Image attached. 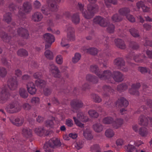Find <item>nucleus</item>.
Returning a JSON list of instances; mask_svg holds the SVG:
<instances>
[{
  "mask_svg": "<svg viewBox=\"0 0 152 152\" xmlns=\"http://www.w3.org/2000/svg\"><path fill=\"white\" fill-rule=\"evenodd\" d=\"M129 10L127 9V10H124V14H122L123 15H125L126 16V18L128 19L130 21L133 22H135V18L132 15H130V14H127V13L129 12Z\"/></svg>",
  "mask_w": 152,
  "mask_h": 152,
  "instance_id": "bb28decb",
  "label": "nucleus"
},
{
  "mask_svg": "<svg viewBox=\"0 0 152 152\" xmlns=\"http://www.w3.org/2000/svg\"><path fill=\"white\" fill-rule=\"evenodd\" d=\"M71 106L72 110L75 112L74 110L77 108L82 107L83 104L82 101L78 100H75L72 101L71 103Z\"/></svg>",
  "mask_w": 152,
  "mask_h": 152,
  "instance_id": "ddd939ff",
  "label": "nucleus"
},
{
  "mask_svg": "<svg viewBox=\"0 0 152 152\" xmlns=\"http://www.w3.org/2000/svg\"><path fill=\"white\" fill-rule=\"evenodd\" d=\"M10 121L14 124L17 126L21 125L24 122V120L23 118L21 119L19 118H16L15 119V121H12L11 119H10Z\"/></svg>",
  "mask_w": 152,
  "mask_h": 152,
  "instance_id": "c85d7f7f",
  "label": "nucleus"
},
{
  "mask_svg": "<svg viewBox=\"0 0 152 152\" xmlns=\"http://www.w3.org/2000/svg\"><path fill=\"white\" fill-rule=\"evenodd\" d=\"M11 14L10 13H7L4 16V19L7 22L9 23L11 21Z\"/></svg>",
  "mask_w": 152,
  "mask_h": 152,
  "instance_id": "c03bdc74",
  "label": "nucleus"
},
{
  "mask_svg": "<svg viewBox=\"0 0 152 152\" xmlns=\"http://www.w3.org/2000/svg\"><path fill=\"white\" fill-rule=\"evenodd\" d=\"M7 72L6 69L3 67H0V77H3L7 75Z\"/></svg>",
  "mask_w": 152,
  "mask_h": 152,
  "instance_id": "ea45409f",
  "label": "nucleus"
},
{
  "mask_svg": "<svg viewBox=\"0 0 152 152\" xmlns=\"http://www.w3.org/2000/svg\"><path fill=\"white\" fill-rule=\"evenodd\" d=\"M45 55L48 58L52 59L53 58L52 52L50 50H46L45 53Z\"/></svg>",
  "mask_w": 152,
  "mask_h": 152,
  "instance_id": "e433bc0d",
  "label": "nucleus"
},
{
  "mask_svg": "<svg viewBox=\"0 0 152 152\" xmlns=\"http://www.w3.org/2000/svg\"><path fill=\"white\" fill-rule=\"evenodd\" d=\"M31 103L33 105H37L40 103V99L39 97H35L32 98L31 100Z\"/></svg>",
  "mask_w": 152,
  "mask_h": 152,
  "instance_id": "72a5a7b5",
  "label": "nucleus"
},
{
  "mask_svg": "<svg viewBox=\"0 0 152 152\" xmlns=\"http://www.w3.org/2000/svg\"><path fill=\"white\" fill-rule=\"evenodd\" d=\"M18 55L20 56H26L28 55L27 52L25 50L21 49L19 50L17 52Z\"/></svg>",
  "mask_w": 152,
  "mask_h": 152,
  "instance_id": "79ce46f5",
  "label": "nucleus"
},
{
  "mask_svg": "<svg viewBox=\"0 0 152 152\" xmlns=\"http://www.w3.org/2000/svg\"><path fill=\"white\" fill-rule=\"evenodd\" d=\"M77 137V134H65L63 135L64 139L66 140H69L70 138L75 139Z\"/></svg>",
  "mask_w": 152,
  "mask_h": 152,
  "instance_id": "c756f323",
  "label": "nucleus"
},
{
  "mask_svg": "<svg viewBox=\"0 0 152 152\" xmlns=\"http://www.w3.org/2000/svg\"><path fill=\"white\" fill-rule=\"evenodd\" d=\"M6 92L5 88H0V103H4L8 99V95Z\"/></svg>",
  "mask_w": 152,
  "mask_h": 152,
  "instance_id": "9b49d317",
  "label": "nucleus"
},
{
  "mask_svg": "<svg viewBox=\"0 0 152 152\" xmlns=\"http://www.w3.org/2000/svg\"><path fill=\"white\" fill-rule=\"evenodd\" d=\"M140 86V84L139 83L133 84L132 88L129 90L130 93L133 95H138V92L136 89L139 88Z\"/></svg>",
  "mask_w": 152,
  "mask_h": 152,
  "instance_id": "aec40b11",
  "label": "nucleus"
},
{
  "mask_svg": "<svg viewBox=\"0 0 152 152\" xmlns=\"http://www.w3.org/2000/svg\"><path fill=\"white\" fill-rule=\"evenodd\" d=\"M7 111L10 113H12L18 112L20 110V107H17L15 104H10L6 108Z\"/></svg>",
  "mask_w": 152,
  "mask_h": 152,
  "instance_id": "dca6fc26",
  "label": "nucleus"
},
{
  "mask_svg": "<svg viewBox=\"0 0 152 152\" xmlns=\"http://www.w3.org/2000/svg\"><path fill=\"white\" fill-rule=\"evenodd\" d=\"M75 144V147L77 150L81 148L83 146L82 142H77Z\"/></svg>",
  "mask_w": 152,
  "mask_h": 152,
  "instance_id": "5fc2aeb1",
  "label": "nucleus"
},
{
  "mask_svg": "<svg viewBox=\"0 0 152 152\" xmlns=\"http://www.w3.org/2000/svg\"><path fill=\"white\" fill-rule=\"evenodd\" d=\"M73 119L76 125L81 128L84 127V124L80 122H85L88 120V118L86 115L82 112H80L77 114V117H73Z\"/></svg>",
  "mask_w": 152,
  "mask_h": 152,
  "instance_id": "20e7f679",
  "label": "nucleus"
},
{
  "mask_svg": "<svg viewBox=\"0 0 152 152\" xmlns=\"http://www.w3.org/2000/svg\"><path fill=\"white\" fill-rule=\"evenodd\" d=\"M68 41L65 37L63 38L60 43L61 46L62 47H65L66 48H69L70 45L68 43Z\"/></svg>",
  "mask_w": 152,
  "mask_h": 152,
  "instance_id": "7c9ffc66",
  "label": "nucleus"
},
{
  "mask_svg": "<svg viewBox=\"0 0 152 152\" xmlns=\"http://www.w3.org/2000/svg\"><path fill=\"white\" fill-rule=\"evenodd\" d=\"M130 32L131 35L134 37H138L139 36L138 31L134 28L130 29Z\"/></svg>",
  "mask_w": 152,
  "mask_h": 152,
  "instance_id": "a19ab883",
  "label": "nucleus"
},
{
  "mask_svg": "<svg viewBox=\"0 0 152 152\" xmlns=\"http://www.w3.org/2000/svg\"><path fill=\"white\" fill-rule=\"evenodd\" d=\"M132 129L136 132L140 133H145L148 132L147 129L144 127H142L139 129L138 128V126L137 124H134L132 126Z\"/></svg>",
  "mask_w": 152,
  "mask_h": 152,
  "instance_id": "a211bd4d",
  "label": "nucleus"
},
{
  "mask_svg": "<svg viewBox=\"0 0 152 152\" xmlns=\"http://www.w3.org/2000/svg\"><path fill=\"white\" fill-rule=\"evenodd\" d=\"M41 11L45 15H48L50 13V11L47 8V6L44 5L42 6Z\"/></svg>",
  "mask_w": 152,
  "mask_h": 152,
  "instance_id": "37998d69",
  "label": "nucleus"
},
{
  "mask_svg": "<svg viewBox=\"0 0 152 152\" xmlns=\"http://www.w3.org/2000/svg\"><path fill=\"white\" fill-rule=\"evenodd\" d=\"M45 125L47 127L53 128L54 126V123L52 121L48 120L46 121Z\"/></svg>",
  "mask_w": 152,
  "mask_h": 152,
  "instance_id": "603ef678",
  "label": "nucleus"
},
{
  "mask_svg": "<svg viewBox=\"0 0 152 152\" xmlns=\"http://www.w3.org/2000/svg\"><path fill=\"white\" fill-rule=\"evenodd\" d=\"M35 78H38L35 81V83L37 86L39 87H43L46 84V82L43 80L39 79L42 76V74L40 72H37L35 73L33 76Z\"/></svg>",
  "mask_w": 152,
  "mask_h": 152,
  "instance_id": "0eeeda50",
  "label": "nucleus"
},
{
  "mask_svg": "<svg viewBox=\"0 0 152 152\" xmlns=\"http://www.w3.org/2000/svg\"><path fill=\"white\" fill-rule=\"evenodd\" d=\"M67 37L68 40L73 41L75 40L74 30L72 28H69L67 30Z\"/></svg>",
  "mask_w": 152,
  "mask_h": 152,
  "instance_id": "6ab92c4d",
  "label": "nucleus"
},
{
  "mask_svg": "<svg viewBox=\"0 0 152 152\" xmlns=\"http://www.w3.org/2000/svg\"><path fill=\"white\" fill-rule=\"evenodd\" d=\"M78 4L80 10H82V13L83 16L86 19H89L91 18L93 14L98 11V7L97 6H92L91 4H89L88 6L87 10L84 11V9H82L83 6L80 3H78Z\"/></svg>",
  "mask_w": 152,
  "mask_h": 152,
  "instance_id": "f03ea898",
  "label": "nucleus"
},
{
  "mask_svg": "<svg viewBox=\"0 0 152 152\" xmlns=\"http://www.w3.org/2000/svg\"><path fill=\"white\" fill-rule=\"evenodd\" d=\"M115 43L118 48L121 49H124L126 48V46L124 42L120 39H117L115 40Z\"/></svg>",
  "mask_w": 152,
  "mask_h": 152,
  "instance_id": "5701e85b",
  "label": "nucleus"
},
{
  "mask_svg": "<svg viewBox=\"0 0 152 152\" xmlns=\"http://www.w3.org/2000/svg\"><path fill=\"white\" fill-rule=\"evenodd\" d=\"M84 137L87 140H91L93 138V136L91 134H83Z\"/></svg>",
  "mask_w": 152,
  "mask_h": 152,
  "instance_id": "864d4df0",
  "label": "nucleus"
},
{
  "mask_svg": "<svg viewBox=\"0 0 152 152\" xmlns=\"http://www.w3.org/2000/svg\"><path fill=\"white\" fill-rule=\"evenodd\" d=\"M61 143L60 140L57 138H51L48 142H46L43 146V148L46 152H53V149L60 147Z\"/></svg>",
  "mask_w": 152,
  "mask_h": 152,
  "instance_id": "f257e3e1",
  "label": "nucleus"
},
{
  "mask_svg": "<svg viewBox=\"0 0 152 152\" xmlns=\"http://www.w3.org/2000/svg\"><path fill=\"white\" fill-rule=\"evenodd\" d=\"M81 58V55L78 53H76L72 58V61L74 63H76L80 60Z\"/></svg>",
  "mask_w": 152,
  "mask_h": 152,
  "instance_id": "f704fd0d",
  "label": "nucleus"
},
{
  "mask_svg": "<svg viewBox=\"0 0 152 152\" xmlns=\"http://www.w3.org/2000/svg\"><path fill=\"white\" fill-rule=\"evenodd\" d=\"M126 149V150L128 152H133L135 151L137 152V151L135 147L129 144L127 146H126L125 148Z\"/></svg>",
  "mask_w": 152,
  "mask_h": 152,
  "instance_id": "2f4dec72",
  "label": "nucleus"
},
{
  "mask_svg": "<svg viewBox=\"0 0 152 152\" xmlns=\"http://www.w3.org/2000/svg\"><path fill=\"white\" fill-rule=\"evenodd\" d=\"M19 94L21 97L24 98H26L28 96V94L26 89L23 88L20 89Z\"/></svg>",
  "mask_w": 152,
  "mask_h": 152,
  "instance_id": "cd10ccee",
  "label": "nucleus"
},
{
  "mask_svg": "<svg viewBox=\"0 0 152 152\" xmlns=\"http://www.w3.org/2000/svg\"><path fill=\"white\" fill-rule=\"evenodd\" d=\"M33 6L35 8H38L40 7L41 4L38 1L36 0L34 2Z\"/></svg>",
  "mask_w": 152,
  "mask_h": 152,
  "instance_id": "bf43d9fd",
  "label": "nucleus"
},
{
  "mask_svg": "<svg viewBox=\"0 0 152 152\" xmlns=\"http://www.w3.org/2000/svg\"><path fill=\"white\" fill-rule=\"evenodd\" d=\"M136 5L138 9L141 7L143 12H148L149 11V8L146 6L144 4L143 2L140 1L137 2Z\"/></svg>",
  "mask_w": 152,
  "mask_h": 152,
  "instance_id": "b1692460",
  "label": "nucleus"
},
{
  "mask_svg": "<svg viewBox=\"0 0 152 152\" xmlns=\"http://www.w3.org/2000/svg\"><path fill=\"white\" fill-rule=\"evenodd\" d=\"M114 63L115 65L118 67V68L122 71L126 72L128 69L124 66L125 62L123 59L121 58L116 59L114 61Z\"/></svg>",
  "mask_w": 152,
  "mask_h": 152,
  "instance_id": "9d476101",
  "label": "nucleus"
},
{
  "mask_svg": "<svg viewBox=\"0 0 152 152\" xmlns=\"http://www.w3.org/2000/svg\"><path fill=\"white\" fill-rule=\"evenodd\" d=\"M66 124L69 127H72L73 125V121L70 119H68L66 120Z\"/></svg>",
  "mask_w": 152,
  "mask_h": 152,
  "instance_id": "6e6d98bb",
  "label": "nucleus"
},
{
  "mask_svg": "<svg viewBox=\"0 0 152 152\" xmlns=\"http://www.w3.org/2000/svg\"><path fill=\"white\" fill-rule=\"evenodd\" d=\"M56 61L58 64H62L63 62V59L62 56L60 55L57 56L56 58Z\"/></svg>",
  "mask_w": 152,
  "mask_h": 152,
  "instance_id": "de8ad7c7",
  "label": "nucleus"
},
{
  "mask_svg": "<svg viewBox=\"0 0 152 152\" xmlns=\"http://www.w3.org/2000/svg\"><path fill=\"white\" fill-rule=\"evenodd\" d=\"M93 99L94 101L96 102L99 103L102 101V99L96 95L94 96Z\"/></svg>",
  "mask_w": 152,
  "mask_h": 152,
  "instance_id": "13d9d810",
  "label": "nucleus"
},
{
  "mask_svg": "<svg viewBox=\"0 0 152 152\" xmlns=\"http://www.w3.org/2000/svg\"><path fill=\"white\" fill-rule=\"evenodd\" d=\"M22 132L23 133H28L32 132V130L27 127H24L22 129Z\"/></svg>",
  "mask_w": 152,
  "mask_h": 152,
  "instance_id": "680f3d73",
  "label": "nucleus"
},
{
  "mask_svg": "<svg viewBox=\"0 0 152 152\" xmlns=\"http://www.w3.org/2000/svg\"><path fill=\"white\" fill-rule=\"evenodd\" d=\"M139 70L142 73H145L147 72V69L145 67H140Z\"/></svg>",
  "mask_w": 152,
  "mask_h": 152,
  "instance_id": "338daca9",
  "label": "nucleus"
},
{
  "mask_svg": "<svg viewBox=\"0 0 152 152\" xmlns=\"http://www.w3.org/2000/svg\"><path fill=\"white\" fill-rule=\"evenodd\" d=\"M31 9V5L29 3L26 2L23 4L22 8L19 11V14L20 15L21 13L24 14L29 12Z\"/></svg>",
  "mask_w": 152,
  "mask_h": 152,
  "instance_id": "f8f14e48",
  "label": "nucleus"
},
{
  "mask_svg": "<svg viewBox=\"0 0 152 152\" xmlns=\"http://www.w3.org/2000/svg\"><path fill=\"white\" fill-rule=\"evenodd\" d=\"M113 119L110 117H107L104 118L102 121V123L105 124H110L112 123Z\"/></svg>",
  "mask_w": 152,
  "mask_h": 152,
  "instance_id": "473e14b6",
  "label": "nucleus"
},
{
  "mask_svg": "<svg viewBox=\"0 0 152 152\" xmlns=\"http://www.w3.org/2000/svg\"><path fill=\"white\" fill-rule=\"evenodd\" d=\"M112 20L114 22H118L120 21L121 19L119 17L118 15L117 14L114 15L112 18Z\"/></svg>",
  "mask_w": 152,
  "mask_h": 152,
  "instance_id": "8fccbe9b",
  "label": "nucleus"
},
{
  "mask_svg": "<svg viewBox=\"0 0 152 152\" xmlns=\"http://www.w3.org/2000/svg\"><path fill=\"white\" fill-rule=\"evenodd\" d=\"M44 94L46 96H48L50 94L51 91L48 88H45L44 90Z\"/></svg>",
  "mask_w": 152,
  "mask_h": 152,
  "instance_id": "774afa93",
  "label": "nucleus"
},
{
  "mask_svg": "<svg viewBox=\"0 0 152 152\" xmlns=\"http://www.w3.org/2000/svg\"><path fill=\"white\" fill-rule=\"evenodd\" d=\"M37 135L41 137H45L47 139L48 137H50V134H37Z\"/></svg>",
  "mask_w": 152,
  "mask_h": 152,
  "instance_id": "4d7b16f0",
  "label": "nucleus"
},
{
  "mask_svg": "<svg viewBox=\"0 0 152 152\" xmlns=\"http://www.w3.org/2000/svg\"><path fill=\"white\" fill-rule=\"evenodd\" d=\"M116 3V0H105V3L108 7H109L111 4H115Z\"/></svg>",
  "mask_w": 152,
  "mask_h": 152,
  "instance_id": "49530a36",
  "label": "nucleus"
},
{
  "mask_svg": "<svg viewBox=\"0 0 152 152\" xmlns=\"http://www.w3.org/2000/svg\"><path fill=\"white\" fill-rule=\"evenodd\" d=\"M72 21L75 24H78L80 21V18L78 14H75L73 15L72 18Z\"/></svg>",
  "mask_w": 152,
  "mask_h": 152,
  "instance_id": "58836bf2",
  "label": "nucleus"
},
{
  "mask_svg": "<svg viewBox=\"0 0 152 152\" xmlns=\"http://www.w3.org/2000/svg\"><path fill=\"white\" fill-rule=\"evenodd\" d=\"M88 113L90 116L92 117L96 118L99 116L98 113L94 110H89Z\"/></svg>",
  "mask_w": 152,
  "mask_h": 152,
  "instance_id": "c9c22d12",
  "label": "nucleus"
},
{
  "mask_svg": "<svg viewBox=\"0 0 152 152\" xmlns=\"http://www.w3.org/2000/svg\"><path fill=\"white\" fill-rule=\"evenodd\" d=\"M49 4L50 5L52 11H55L58 8V6L55 4L54 1H51Z\"/></svg>",
  "mask_w": 152,
  "mask_h": 152,
  "instance_id": "3c124183",
  "label": "nucleus"
},
{
  "mask_svg": "<svg viewBox=\"0 0 152 152\" xmlns=\"http://www.w3.org/2000/svg\"><path fill=\"white\" fill-rule=\"evenodd\" d=\"M123 120L121 119H118L116 121V124L118 127L120 126L123 123Z\"/></svg>",
  "mask_w": 152,
  "mask_h": 152,
  "instance_id": "052dcab7",
  "label": "nucleus"
},
{
  "mask_svg": "<svg viewBox=\"0 0 152 152\" xmlns=\"http://www.w3.org/2000/svg\"><path fill=\"white\" fill-rule=\"evenodd\" d=\"M93 128L96 132H102L103 130L104 127L101 123H97L94 124L93 125Z\"/></svg>",
  "mask_w": 152,
  "mask_h": 152,
  "instance_id": "393cba45",
  "label": "nucleus"
},
{
  "mask_svg": "<svg viewBox=\"0 0 152 152\" xmlns=\"http://www.w3.org/2000/svg\"><path fill=\"white\" fill-rule=\"evenodd\" d=\"M34 132L36 133H39L45 132L43 127H39L36 128L34 130Z\"/></svg>",
  "mask_w": 152,
  "mask_h": 152,
  "instance_id": "09e8293b",
  "label": "nucleus"
},
{
  "mask_svg": "<svg viewBox=\"0 0 152 152\" xmlns=\"http://www.w3.org/2000/svg\"><path fill=\"white\" fill-rule=\"evenodd\" d=\"M117 104L120 106L123 105L125 107H126L128 105L129 103L124 98L122 97L119 99L117 102Z\"/></svg>",
  "mask_w": 152,
  "mask_h": 152,
  "instance_id": "a878e982",
  "label": "nucleus"
},
{
  "mask_svg": "<svg viewBox=\"0 0 152 152\" xmlns=\"http://www.w3.org/2000/svg\"><path fill=\"white\" fill-rule=\"evenodd\" d=\"M7 84L11 90H14L18 87V83L15 77H11L8 80Z\"/></svg>",
  "mask_w": 152,
  "mask_h": 152,
  "instance_id": "1a4fd4ad",
  "label": "nucleus"
},
{
  "mask_svg": "<svg viewBox=\"0 0 152 152\" xmlns=\"http://www.w3.org/2000/svg\"><path fill=\"white\" fill-rule=\"evenodd\" d=\"M43 37L44 40L46 42L45 45L46 48H50L52 44L55 40V38L54 36L50 33H46L45 34L43 35Z\"/></svg>",
  "mask_w": 152,
  "mask_h": 152,
  "instance_id": "39448f33",
  "label": "nucleus"
},
{
  "mask_svg": "<svg viewBox=\"0 0 152 152\" xmlns=\"http://www.w3.org/2000/svg\"><path fill=\"white\" fill-rule=\"evenodd\" d=\"M49 72L52 75L55 77L59 78L61 76V73L58 68L53 64L50 66Z\"/></svg>",
  "mask_w": 152,
  "mask_h": 152,
  "instance_id": "6e6552de",
  "label": "nucleus"
},
{
  "mask_svg": "<svg viewBox=\"0 0 152 152\" xmlns=\"http://www.w3.org/2000/svg\"><path fill=\"white\" fill-rule=\"evenodd\" d=\"M113 75L109 70H106L103 72L102 74H99L98 77L102 79L109 80L113 78Z\"/></svg>",
  "mask_w": 152,
  "mask_h": 152,
  "instance_id": "4468645a",
  "label": "nucleus"
},
{
  "mask_svg": "<svg viewBox=\"0 0 152 152\" xmlns=\"http://www.w3.org/2000/svg\"><path fill=\"white\" fill-rule=\"evenodd\" d=\"M43 18L42 14L38 12L35 13L32 16V20L35 22H39L41 21Z\"/></svg>",
  "mask_w": 152,
  "mask_h": 152,
  "instance_id": "412c9836",
  "label": "nucleus"
},
{
  "mask_svg": "<svg viewBox=\"0 0 152 152\" xmlns=\"http://www.w3.org/2000/svg\"><path fill=\"white\" fill-rule=\"evenodd\" d=\"M91 149L95 150L96 151L100 150V147L99 145L97 144L94 145L91 147Z\"/></svg>",
  "mask_w": 152,
  "mask_h": 152,
  "instance_id": "0e129e2a",
  "label": "nucleus"
},
{
  "mask_svg": "<svg viewBox=\"0 0 152 152\" xmlns=\"http://www.w3.org/2000/svg\"><path fill=\"white\" fill-rule=\"evenodd\" d=\"M23 107L25 110H27L30 108L31 106L29 104L25 103L23 104Z\"/></svg>",
  "mask_w": 152,
  "mask_h": 152,
  "instance_id": "e2e57ef3",
  "label": "nucleus"
},
{
  "mask_svg": "<svg viewBox=\"0 0 152 152\" xmlns=\"http://www.w3.org/2000/svg\"><path fill=\"white\" fill-rule=\"evenodd\" d=\"M27 88L28 92L30 94L33 95L36 94L37 89L33 82L28 83L27 84Z\"/></svg>",
  "mask_w": 152,
  "mask_h": 152,
  "instance_id": "2eb2a0df",
  "label": "nucleus"
},
{
  "mask_svg": "<svg viewBox=\"0 0 152 152\" xmlns=\"http://www.w3.org/2000/svg\"><path fill=\"white\" fill-rule=\"evenodd\" d=\"M94 22L95 23L99 24L103 27L106 26L108 25L107 30L110 33L114 32V26L113 25L108 24L107 20L101 17L97 16L94 18Z\"/></svg>",
  "mask_w": 152,
  "mask_h": 152,
  "instance_id": "7ed1b4c3",
  "label": "nucleus"
},
{
  "mask_svg": "<svg viewBox=\"0 0 152 152\" xmlns=\"http://www.w3.org/2000/svg\"><path fill=\"white\" fill-rule=\"evenodd\" d=\"M86 51L93 55H95L97 53V49L95 48H92L87 49Z\"/></svg>",
  "mask_w": 152,
  "mask_h": 152,
  "instance_id": "4c0bfd02",
  "label": "nucleus"
},
{
  "mask_svg": "<svg viewBox=\"0 0 152 152\" xmlns=\"http://www.w3.org/2000/svg\"><path fill=\"white\" fill-rule=\"evenodd\" d=\"M91 70L92 72H94L96 74L99 76V73L100 72L98 70L97 66L96 65L92 66L91 67Z\"/></svg>",
  "mask_w": 152,
  "mask_h": 152,
  "instance_id": "a18cd8bd",
  "label": "nucleus"
},
{
  "mask_svg": "<svg viewBox=\"0 0 152 152\" xmlns=\"http://www.w3.org/2000/svg\"><path fill=\"white\" fill-rule=\"evenodd\" d=\"M17 32L18 34L22 35L25 38H27L29 36L28 31L23 28H19Z\"/></svg>",
  "mask_w": 152,
  "mask_h": 152,
  "instance_id": "4be33fe9",
  "label": "nucleus"
},
{
  "mask_svg": "<svg viewBox=\"0 0 152 152\" xmlns=\"http://www.w3.org/2000/svg\"><path fill=\"white\" fill-rule=\"evenodd\" d=\"M149 121V124L151 126H152V118L146 117L144 115H141L138 120L139 124L143 126H147Z\"/></svg>",
  "mask_w": 152,
  "mask_h": 152,
  "instance_id": "423d86ee",
  "label": "nucleus"
},
{
  "mask_svg": "<svg viewBox=\"0 0 152 152\" xmlns=\"http://www.w3.org/2000/svg\"><path fill=\"white\" fill-rule=\"evenodd\" d=\"M123 143V141L122 139H118L116 142V143L117 145H122Z\"/></svg>",
  "mask_w": 152,
  "mask_h": 152,
  "instance_id": "69168bd1",
  "label": "nucleus"
},
{
  "mask_svg": "<svg viewBox=\"0 0 152 152\" xmlns=\"http://www.w3.org/2000/svg\"><path fill=\"white\" fill-rule=\"evenodd\" d=\"M113 78L115 81L118 82L122 81L124 79L123 75L119 72H114Z\"/></svg>",
  "mask_w": 152,
  "mask_h": 152,
  "instance_id": "f3484780",
  "label": "nucleus"
}]
</instances>
